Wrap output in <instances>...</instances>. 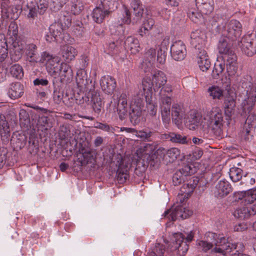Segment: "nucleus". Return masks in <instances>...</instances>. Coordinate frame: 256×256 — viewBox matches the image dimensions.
I'll list each match as a JSON object with an SVG mask.
<instances>
[{
  "label": "nucleus",
  "mask_w": 256,
  "mask_h": 256,
  "mask_svg": "<svg viewBox=\"0 0 256 256\" xmlns=\"http://www.w3.org/2000/svg\"><path fill=\"white\" fill-rule=\"evenodd\" d=\"M208 236L212 240L211 242L200 240L197 244L198 249L204 252L211 249L214 245L215 248L212 250L211 252L212 254H218V256H232V253L234 251L240 254L244 249V246L242 242H230L224 236L220 234L209 232Z\"/></svg>",
  "instance_id": "nucleus-1"
},
{
  "label": "nucleus",
  "mask_w": 256,
  "mask_h": 256,
  "mask_svg": "<svg viewBox=\"0 0 256 256\" xmlns=\"http://www.w3.org/2000/svg\"><path fill=\"white\" fill-rule=\"evenodd\" d=\"M133 18H130V12L126 8L124 10V15L120 18L122 22H119L116 24H112L110 27L112 34L120 36L122 37L124 34V30L122 23L129 24L132 22L134 24L139 22L144 14V6L140 0H133L130 4Z\"/></svg>",
  "instance_id": "nucleus-2"
},
{
  "label": "nucleus",
  "mask_w": 256,
  "mask_h": 256,
  "mask_svg": "<svg viewBox=\"0 0 256 256\" xmlns=\"http://www.w3.org/2000/svg\"><path fill=\"white\" fill-rule=\"evenodd\" d=\"M208 92L209 96L214 100H220L224 97L223 106L226 118L228 121L230 120L232 116L234 114L236 106V96L232 90L229 88L227 90L226 92H224L219 86H212L208 88Z\"/></svg>",
  "instance_id": "nucleus-3"
},
{
  "label": "nucleus",
  "mask_w": 256,
  "mask_h": 256,
  "mask_svg": "<svg viewBox=\"0 0 256 256\" xmlns=\"http://www.w3.org/2000/svg\"><path fill=\"white\" fill-rule=\"evenodd\" d=\"M11 58L14 61L18 60L24 54L26 61L30 63H36L39 58L38 46L34 43L26 44L24 41L16 40L13 42Z\"/></svg>",
  "instance_id": "nucleus-4"
},
{
  "label": "nucleus",
  "mask_w": 256,
  "mask_h": 256,
  "mask_svg": "<svg viewBox=\"0 0 256 256\" xmlns=\"http://www.w3.org/2000/svg\"><path fill=\"white\" fill-rule=\"evenodd\" d=\"M186 236L180 232L175 233L172 242L167 248L166 256H184L188 250V242L192 240L194 233L190 231Z\"/></svg>",
  "instance_id": "nucleus-5"
},
{
  "label": "nucleus",
  "mask_w": 256,
  "mask_h": 256,
  "mask_svg": "<svg viewBox=\"0 0 256 256\" xmlns=\"http://www.w3.org/2000/svg\"><path fill=\"white\" fill-rule=\"evenodd\" d=\"M168 81L166 74L162 71L157 70L152 74V80L149 78H144L142 84L138 86V95L144 96L146 93L152 94V88L155 92L165 87Z\"/></svg>",
  "instance_id": "nucleus-6"
},
{
  "label": "nucleus",
  "mask_w": 256,
  "mask_h": 256,
  "mask_svg": "<svg viewBox=\"0 0 256 256\" xmlns=\"http://www.w3.org/2000/svg\"><path fill=\"white\" fill-rule=\"evenodd\" d=\"M244 99L241 106L244 112L250 114L256 102V82L244 78L241 80Z\"/></svg>",
  "instance_id": "nucleus-7"
},
{
  "label": "nucleus",
  "mask_w": 256,
  "mask_h": 256,
  "mask_svg": "<svg viewBox=\"0 0 256 256\" xmlns=\"http://www.w3.org/2000/svg\"><path fill=\"white\" fill-rule=\"evenodd\" d=\"M204 118L208 121L210 134L216 138L220 137L223 132L224 123L222 110L218 108H213L206 112Z\"/></svg>",
  "instance_id": "nucleus-8"
},
{
  "label": "nucleus",
  "mask_w": 256,
  "mask_h": 256,
  "mask_svg": "<svg viewBox=\"0 0 256 256\" xmlns=\"http://www.w3.org/2000/svg\"><path fill=\"white\" fill-rule=\"evenodd\" d=\"M172 89L170 84H167L159 92V102L162 120L168 124L170 122V107L172 104Z\"/></svg>",
  "instance_id": "nucleus-9"
},
{
  "label": "nucleus",
  "mask_w": 256,
  "mask_h": 256,
  "mask_svg": "<svg viewBox=\"0 0 256 256\" xmlns=\"http://www.w3.org/2000/svg\"><path fill=\"white\" fill-rule=\"evenodd\" d=\"M136 92L137 98L132 101L129 112L130 121L134 125L138 124L140 121L144 105V96H139L138 91Z\"/></svg>",
  "instance_id": "nucleus-10"
},
{
  "label": "nucleus",
  "mask_w": 256,
  "mask_h": 256,
  "mask_svg": "<svg viewBox=\"0 0 256 256\" xmlns=\"http://www.w3.org/2000/svg\"><path fill=\"white\" fill-rule=\"evenodd\" d=\"M130 163V160L120 154L117 156L116 166L118 168L116 170L117 180L120 184L125 182L129 178L128 170Z\"/></svg>",
  "instance_id": "nucleus-11"
},
{
  "label": "nucleus",
  "mask_w": 256,
  "mask_h": 256,
  "mask_svg": "<svg viewBox=\"0 0 256 256\" xmlns=\"http://www.w3.org/2000/svg\"><path fill=\"white\" fill-rule=\"evenodd\" d=\"M242 28V24L238 20H232L224 26L222 35L234 40L241 35Z\"/></svg>",
  "instance_id": "nucleus-12"
},
{
  "label": "nucleus",
  "mask_w": 256,
  "mask_h": 256,
  "mask_svg": "<svg viewBox=\"0 0 256 256\" xmlns=\"http://www.w3.org/2000/svg\"><path fill=\"white\" fill-rule=\"evenodd\" d=\"M196 172V168L192 164H184L182 168L176 170L172 176V182L174 186L180 184L184 182L185 178Z\"/></svg>",
  "instance_id": "nucleus-13"
},
{
  "label": "nucleus",
  "mask_w": 256,
  "mask_h": 256,
  "mask_svg": "<svg viewBox=\"0 0 256 256\" xmlns=\"http://www.w3.org/2000/svg\"><path fill=\"white\" fill-rule=\"evenodd\" d=\"M242 50L248 56H252L256 54V33L245 35L240 41Z\"/></svg>",
  "instance_id": "nucleus-14"
},
{
  "label": "nucleus",
  "mask_w": 256,
  "mask_h": 256,
  "mask_svg": "<svg viewBox=\"0 0 256 256\" xmlns=\"http://www.w3.org/2000/svg\"><path fill=\"white\" fill-rule=\"evenodd\" d=\"M48 7V0H34V2H32L26 5L27 9L28 10V17L34 19L37 17L38 14L40 15L43 14Z\"/></svg>",
  "instance_id": "nucleus-15"
},
{
  "label": "nucleus",
  "mask_w": 256,
  "mask_h": 256,
  "mask_svg": "<svg viewBox=\"0 0 256 256\" xmlns=\"http://www.w3.org/2000/svg\"><path fill=\"white\" fill-rule=\"evenodd\" d=\"M76 79L78 88L81 92L90 91L94 88L92 80L88 78L86 72L84 69L80 68L77 71Z\"/></svg>",
  "instance_id": "nucleus-16"
},
{
  "label": "nucleus",
  "mask_w": 256,
  "mask_h": 256,
  "mask_svg": "<svg viewBox=\"0 0 256 256\" xmlns=\"http://www.w3.org/2000/svg\"><path fill=\"white\" fill-rule=\"evenodd\" d=\"M254 122L248 116L238 132L241 140L250 142L254 138Z\"/></svg>",
  "instance_id": "nucleus-17"
},
{
  "label": "nucleus",
  "mask_w": 256,
  "mask_h": 256,
  "mask_svg": "<svg viewBox=\"0 0 256 256\" xmlns=\"http://www.w3.org/2000/svg\"><path fill=\"white\" fill-rule=\"evenodd\" d=\"M232 41L230 38L223 35L220 38L218 45V48L219 52L222 54V59L226 56L230 57L232 56V54H236L232 48Z\"/></svg>",
  "instance_id": "nucleus-18"
},
{
  "label": "nucleus",
  "mask_w": 256,
  "mask_h": 256,
  "mask_svg": "<svg viewBox=\"0 0 256 256\" xmlns=\"http://www.w3.org/2000/svg\"><path fill=\"white\" fill-rule=\"evenodd\" d=\"M170 54L172 58L176 60L184 59L186 54V46L181 40L176 41L170 47Z\"/></svg>",
  "instance_id": "nucleus-19"
},
{
  "label": "nucleus",
  "mask_w": 256,
  "mask_h": 256,
  "mask_svg": "<svg viewBox=\"0 0 256 256\" xmlns=\"http://www.w3.org/2000/svg\"><path fill=\"white\" fill-rule=\"evenodd\" d=\"M56 66L51 68L53 70L54 72L59 73L60 76L58 78H62V83L64 81L65 78H67L68 79L72 78V70L70 66L65 62L59 63V60L56 63ZM54 78H56L55 76Z\"/></svg>",
  "instance_id": "nucleus-20"
},
{
  "label": "nucleus",
  "mask_w": 256,
  "mask_h": 256,
  "mask_svg": "<svg viewBox=\"0 0 256 256\" xmlns=\"http://www.w3.org/2000/svg\"><path fill=\"white\" fill-rule=\"evenodd\" d=\"M53 84V100L56 104L62 102L64 99V91L63 90L64 84L62 82V78H54L52 80Z\"/></svg>",
  "instance_id": "nucleus-21"
},
{
  "label": "nucleus",
  "mask_w": 256,
  "mask_h": 256,
  "mask_svg": "<svg viewBox=\"0 0 256 256\" xmlns=\"http://www.w3.org/2000/svg\"><path fill=\"white\" fill-rule=\"evenodd\" d=\"M232 191V188L228 182L225 180L219 181L216 185L214 194L216 198L226 196Z\"/></svg>",
  "instance_id": "nucleus-22"
},
{
  "label": "nucleus",
  "mask_w": 256,
  "mask_h": 256,
  "mask_svg": "<svg viewBox=\"0 0 256 256\" xmlns=\"http://www.w3.org/2000/svg\"><path fill=\"white\" fill-rule=\"evenodd\" d=\"M185 110L183 106L180 104L174 103L172 106V118L174 124L178 126L182 123L185 117Z\"/></svg>",
  "instance_id": "nucleus-23"
},
{
  "label": "nucleus",
  "mask_w": 256,
  "mask_h": 256,
  "mask_svg": "<svg viewBox=\"0 0 256 256\" xmlns=\"http://www.w3.org/2000/svg\"><path fill=\"white\" fill-rule=\"evenodd\" d=\"M224 63L226 65V72L230 76H234L236 75L238 64L237 62V56L236 54H232L228 57L226 56L224 58Z\"/></svg>",
  "instance_id": "nucleus-24"
},
{
  "label": "nucleus",
  "mask_w": 256,
  "mask_h": 256,
  "mask_svg": "<svg viewBox=\"0 0 256 256\" xmlns=\"http://www.w3.org/2000/svg\"><path fill=\"white\" fill-rule=\"evenodd\" d=\"M100 85L102 90L107 94H112L116 86L114 78L110 76H104L100 80Z\"/></svg>",
  "instance_id": "nucleus-25"
},
{
  "label": "nucleus",
  "mask_w": 256,
  "mask_h": 256,
  "mask_svg": "<svg viewBox=\"0 0 256 256\" xmlns=\"http://www.w3.org/2000/svg\"><path fill=\"white\" fill-rule=\"evenodd\" d=\"M234 216L240 220H245L250 216L256 215V206L252 208L242 207L238 208L233 213Z\"/></svg>",
  "instance_id": "nucleus-26"
},
{
  "label": "nucleus",
  "mask_w": 256,
  "mask_h": 256,
  "mask_svg": "<svg viewBox=\"0 0 256 256\" xmlns=\"http://www.w3.org/2000/svg\"><path fill=\"white\" fill-rule=\"evenodd\" d=\"M52 116L50 115L39 114L36 122L38 130L46 131L52 126Z\"/></svg>",
  "instance_id": "nucleus-27"
},
{
  "label": "nucleus",
  "mask_w": 256,
  "mask_h": 256,
  "mask_svg": "<svg viewBox=\"0 0 256 256\" xmlns=\"http://www.w3.org/2000/svg\"><path fill=\"white\" fill-rule=\"evenodd\" d=\"M184 210V206H182L178 205L174 208H172L166 210L164 214V217L167 218L169 220L174 221L176 219L186 218L185 214H182L180 210Z\"/></svg>",
  "instance_id": "nucleus-28"
},
{
  "label": "nucleus",
  "mask_w": 256,
  "mask_h": 256,
  "mask_svg": "<svg viewBox=\"0 0 256 256\" xmlns=\"http://www.w3.org/2000/svg\"><path fill=\"white\" fill-rule=\"evenodd\" d=\"M206 36L200 30H197L192 32L190 34V44L199 51L202 50L201 46L204 44Z\"/></svg>",
  "instance_id": "nucleus-29"
},
{
  "label": "nucleus",
  "mask_w": 256,
  "mask_h": 256,
  "mask_svg": "<svg viewBox=\"0 0 256 256\" xmlns=\"http://www.w3.org/2000/svg\"><path fill=\"white\" fill-rule=\"evenodd\" d=\"M119 118L121 120L125 118L127 115L128 103L126 94H122L118 98L116 107Z\"/></svg>",
  "instance_id": "nucleus-30"
},
{
  "label": "nucleus",
  "mask_w": 256,
  "mask_h": 256,
  "mask_svg": "<svg viewBox=\"0 0 256 256\" xmlns=\"http://www.w3.org/2000/svg\"><path fill=\"white\" fill-rule=\"evenodd\" d=\"M197 57L198 64L200 70L202 72H206L211 66L210 58L206 51L204 50H200L198 53Z\"/></svg>",
  "instance_id": "nucleus-31"
},
{
  "label": "nucleus",
  "mask_w": 256,
  "mask_h": 256,
  "mask_svg": "<svg viewBox=\"0 0 256 256\" xmlns=\"http://www.w3.org/2000/svg\"><path fill=\"white\" fill-rule=\"evenodd\" d=\"M24 90V86L20 82H13L10 84L8 94L12 98L16 99L23 95Z\"/></svg>",
  "instance_id": "nucleus-32"
},
{
  "label": "nucleus",
  "mask_w": 256,
  "mask_h": 256,
  "mask_svg": "<svg viewBox=\"0 0 256 256\" xmlns=\"http://www.w3.org/2000/svg\"><path fill=\"white\" fill-rule=\"evenodd\" d=\"M77 54V50L71 46L65 45L62 48V58L66 62L74 60Z\"/></svg>",
  "instance_id": "nucleus-33"
},
{
  "label": "nucleus",
  "mask_w": 256,
  "mask_h": 256,
  "mask_svg": "<svg viewBox=\"0 0 256 256\" xmlns=\"http://www.w3.org/2000/svg\"><path fill=\"white\" fill-rule=\"evenodd\" d=\"M124 46L133 54L138 52L140 49L138 40L133 36H128L126 38L124 42Z\"/></svg>",
  "instance_id": "nucleus-34"
},
{
  "label": "nucleus",
  "mask_w": 256,
  "mask_h": 256,
  "mask_svg": "<svg viewBox=\"0 0 256 256\" xmlns=\"http://www.w3.org/2000/svg\"><path fill=\"white\" fill-rule=\"evenodd\" d=\"M202 120L203 118L202 115L195 112L190 114L187 122L190 130H196L198 126H201Z\"/></svg>",
  "instance_id": "nucleus-35"
},
{
  "label": "nucleus",
  "mask_w": 256,
  "mask_h": 256,
  "mask_svg": "<svg viewBox=\"0 0 256 256\" xmlns=\"http://www.w3.org/2000/svg\"><path fill=\"white\" fill-rule=\"evenodd\" d=\"M65 29L63 25L55 22L49 27L50 34L54 38V40H58V38H61L64 30Z\"/></svg>",
  "instance_id": "nucleus-36"
},
{
  "label": "nucleus",
  "mask_w": 256,
  "mask_h": 256,
  "mask_svg": "<svg viewBox=\"0 0 256 256\" xmlns=\"http://www.w3.org/2000/svg\"><path fill=\"white\" fill-rule=\"evenodd\" d=\"M108 15V14L106 12V10H104L100 6L95 8L92 13L93 20L98 24L102 23Z\"/></svg>",
  "instance_id": "nucleus-37"
},
{
  "label": "nucleus",
  "mask_w": 256,
  "mask_h": 256,
  "mask_svg": "<svg viewBox=\"0 0 256 256\" xmlns=\"http://www.w3.org/2000/svg\"><path fill=\"white\" fill-rule=\"evenodd\" d=\"M84 5L82 0H72L69 6L68 10L70 14H79L84 10Z\"/></svg>",
  "instance_id": "nucleus-38"
},
{
  "label": "nucleus",
  "mask_w": 256,
  "mask_h": 256,
  "mask_svg": "<svg viewBox=\"0 0 256 256\" xmlns=\"http://www.w3.org/2000/svg\"><path fill=\"white\" fill-rule=\"evenodd\" d=\"M167 41L164 40L159 46L157 52V61L160 64H163L165 62L166 56V52L168 50L166 47Z\"/></svg>",
  "instance_id": "nucleus-39"
},
{
  "label": "nucleus",
  "mask_w": 256,
  "mask_h": 256,
  "mask_svg": "<svg viewBox=\"0 0 256 256\" xmlns=\"http://www.w3.org/2000/svg\"><path fill=\"white\" fill-rule=\"evenodd\" d=\"M58 22L63 25L66 29L69 28L72 24V17L70 12L66 10L62 11Z\"/></svg>",
  "instance_id": "nucleus-40"
},
{
  "label": "nucleus",
  "mask_w": 256,
  "mask_h": 256,
  "mask_svg": "<svg viewBox=\"0 0 256 256\" xmlns=\"http://www.w3.org/2000/svg\"><path fill=\"white\" fill-rule=\"evenodd\" d=\"M152 94L146 93L144 96L146 98V108L148 112L151 116H154L157 112V106L152 100Z\"/></svg>",
  "instance_id": "nucleus-41"
},
{
  "label": "nucleus",
  "mask_w": 256,
  "mask_h": 256,
  "mask_svg": "<svg viewBox=\"0 0 256 256\" xmlns=\"http://www.w3.org/2000/svg\"><path fill=\"white\" fill-rule=\"evenodd\" d=\"M91 101L92 103V108L95 112L99 114L102 108V102L98 93L94 92L92 94Z\"/></svg>",
  "instance_id": "nucleus-42"
},
{
  "label": "nucleus",
  "mask_w": 256,
  "mask_h": 256,
  "mask_svg": "<svg viewBox=\"0 0 256 256\" xmlns=\"http://www.w3.org/2000/svg\"><path fill=\"white\" fill-rule=\"evenodd\" d=\"M155 24V21L152 18H147L144 19L142 24V28L140 29L138 32L141 36L146 34V32L150 30Z\"/></svg>",
  "instance_id": "nucleus-43"
},
{
  "label": "nucleus",
  "mask_w": 256,
  "mask_h": 256,
  "mask_svg": "<svg viewBox=\"0 0 256 256\" xmlns=\"http://www.w3.org/2000/svg\"><path fill=\"white\" fill-rule=\"evenodd\" d=\"M58 61V58L46 52H44L41 54L40 58L38 59V62L40 63H44L48 62V64L51 65L52 67L54 66V64L56 62Z\"/></svg>",
  "instance_id": "nucleus-44"
},
{
  "label": "nucleus",
  "mask_w": 256,
  "mask_h": 256,
  "mask_svg": "<svg viewBox=\"0 0 256 256\" xmlns=\"http://www.w3.org/2000/svg\"><path fill=\"white\" fill-rule=\"evenodd\" d=\"M8 49L6 40L3 34H0V62H3L8 56Z\"/></svg>",
  "instance_id": "nucleus-45"
},
{
  "label": "nucleus",
  "mask_w": 256,
  "mask_h": 256,
  "mask_svg": "<svg viewBox=\"0 0 256 256\" xmlns=\"http://www.w3.org/2000/svg\"><path fill=\"white\" fill-rule=\"evenodd\" d=\"M161 152L162 154H166L172 160H176L178 156H180V151L176 148H172L168 150L164 148H160L158 150V152Z\"/></svg>",
  "instance_id": "nucleus-46"
},
{
  "label": "nucleus",
  "mask_w": 256,
  "mask_h": 256,
  "mask_svg": "<svg viewBox=\"0 0 256 256\" xmlns=\"http://www.w3.org/2000/svg\"><path fill=\"white\" fill-rule=\"evenodd\" d=\"M229 175L233 182H238L240 180L242 176V170L241 168L232 167L230 168Z\"/></svg>",
  "instance_id": "nucleus-47"
},
{
  "label": "nucleus",
  "mask_w": 256,
  "mask_h": 256,
  "mask_svg": "<svg viewBox=\"0 0 256 256\" xmlns=\"http://www.w3.org/2000/svg\"><path fill=\"white\" fill-rule=\"evenodd\" d=\"M10 72L13 77L18 79H21L24 76L23 68L18 64H14L11 66Z\"/></svg>",
  "instance_id": "nucleus-48"
},
{
  "label": "nucleus",
  "mask_w": 256,
  "mask_h": 256,
  "mask_svg": "<svg viewBox=\"0 0 256 256\" xmlns=\"http://www.w3.org/2000/svg\"><path fill=\"white\" fill-rule=\"evenodd\" d=\"M244 200L247 204H252L254 203L256 200V190L250 189L246 191L242 192Z\"/></svg>",
  "instance_id": "nucleus-49"
},
{
  "label": "nucleus",
  "mask_w": 256,
  "mask_h": 256,
  "mask_svg": "<svg viewBox=\"0 0 256 256\" xmlns=\"http://www.w3.org/2000/svg\"><path fill=\"white\" fill-rule=\"evenodd\" d=\"M225 68V64L222 62H216L212 71V76L214 79H218L220 75L222 74Z\"/></svg>",
  "instance_id": "nucleus-50"
},
{
  "label": "nucleus",
  "mask_w": 256,
  "mask_h": 256,
  "mask_svg": "<svg viewBox=\"0 0 256 256\" xmlns=\"http://www.w3.org/2000/svg\"><path fill=\"white\" fill-rule=\"evenodd\" d=\"M62 102L68 108L74 107L76 104V98H74V92L70 94L66 92L64 94Z\"/></svg>",
  "instance_id": "nucleus-51"
},
{
  "label": "nucleus",
  "mask_w": 256,
  "mask_h": 256,
  "mask_svg": "<svg viewBox=\"0 0 256 256\" xmlns=\"http://www.w3.org/2000/svg\"><path fill=\"white\" fill-rule=\"evenodd\" d=\"M102 8L106 10L109 14L110 12L117 8V2L116 0H103L101 3Z\"/></svg>",
  "instance_id": "nucleus-52"
},
{
  "label": "nucleus",
  "mask_w": 256,
  "mask_h": 256,
  "mask_svg": "<svg viewBox=\"0 0 256 256\" xmlns=\"http://www.w3.org/2000/svg\"><path fill=\"white\" fill-rule=\"evenodd\" d=\"M86 92H81L79 89V92L76 93L74 92V98H76V104L78 105L84 104L89 101V98L86 96L84 94Z\"/></svg>",
  "instance_id": "nucleus-53"
},
{
  "label": "nucleus",
  "mask_w": 256,
  "mask_h": 256,
  "mask_svg": "<svg viewBox=\"0 0 256 256\" xmlns=\"http://www.w3.org/2000/svg\"><path fill=\"white\" fill-rule=\"evenodd\" d=\"M199 182L198 178H190L187 183L184 184L183 188H188V190H186L184 192L190 193L193 192Z\"/></svg>",
  "instance_id": "nucleus-54"
},
{
  "label": "nucleus",
  "mask_w": 256,
  "mask_h": 256,
  "mask_svg": "<svg viewBox=\"0 0 256 256\" xmlns=\"http://www.w3.org/2000/svg\"><path fill=\"white\" fill-rule=\"evenodd\" d=\"M200 10L202 14H210L214 8V2H212L206 3V4L196 6Z\"/></svg>",
  "instance_id": "nucleus-55"
},
{
  "label": "nucleus",
  "mask_w": 256,
  "mask_h": 256,
  "mask_svg": "<svg viewBox=\"0 0 256 256\" xmlns=\"http://www.w3.org/2000/svg\"><path fill=\"white\" fill-rule=\"evenodd\" d=\"M188 16L194 22H198L202 18V12H196L194 10H189L187 12Z\"/></svg>",
  "instance_id": "nucleus-56"
},
{
  "label": "nucleus",
  "mask_w": 256,
  "mask_h": 256,
  "mask_svg": "<svg viewBox=\"0 0 256 256\" xmlns=\"http://www.w3.org/2000/svg\"><path fill=\"white\" fill-rule=\"evenodd\" d=\"M154 64V63L151 62L150 61L146 60L144 58L140 68L143 72L148 73V74L152 72Z\"/></svg>",
  "instance_id": "nucleus-57"
},
{
  "label": "nucleus",
  "mask_w": 256,
  "mask_h": 256,
  "mask_svg": "<svg viewBox=\"0 0 256 256\" xmlns=\"http://www.w3.org/2000/svg\"><path fill=\"white\" fill-rule=\"evenodd\" d=\"M171 137V142L180 144H186L188 143L187 138L186 136H182L180 134L172 132Z\"/></svg>",
  "instance_id": "nucleus-58"
},
{
  "label": "nucleus",
  "mask_w": 256,
  "mask_h": 256,
  "mask_svg": "<svg viewBox=\"0 0 256 256\" xmlns=\"http://www.w3.org/2000/svg\"><path fill=\"white\" fill-rule=\"evenodd\" d=\"M152 132L148 130L144 129L140 130H138L136 132V136L142 140H146L147 141H149V139L152 136Z\"/></svg>",
  "instance_id": "nucleus-59"
},
{
  "label": "nucleus",
  "mask_w": 256,
  "mask_h": 256,
  "mask_svg": "<svg viewBox=\"0 0 256 256\" xmlns=\"http://www.w3.org/2000/svg\"><path fill=\"white\" fill-rule=\"evenodd\" d=\"M19 119L20 124L28 126L30 124L28 114L24 109L20 110L19 112Z\"/></svg>",
  "instance_id": "nucleus-60"
},
{
  "label": "nucleus",
  "mask_w": 256,
  "mask_h": 256,
  "mask_svg": "<svg viewBox=\"0 0 256 256\" xmlns=\"http://www.w3.org/2000/svg\"><path fill=\"white\" fill-rule=\"evenodd\" d=\"M69 0H52L50 6L54 11H56L61 8Z\"/></svg>",
  "instance_id": "nucleus-61"
},
{
  "label": "nucleus",
  "mask_w": 256,
  "mask_h": 256,
  "mask_svg": "<svg viewBox=\"0 0 256 256\" xmlns=\"http://www.w3.org/2000/svg\"><path fill=\"white\" fill-rule=\"evenodd\" d=\"M59 134L62 139H66L70 136V131L68 126L62 125L60 126Z\"/></svg>",
  "instance_id": "nucleus-62"
},
{
  "label": "nucleus",
  "mask_w": 256,
  "mask_h": 256,
  "mask_svg": "<svg viewBox=\"0 0 256 256\" xmlns=\"http://www.w3.org/2000/svg\"><path fill=\"white\" fill-rule=\"evenodd\" d=\"M156 52L154 48H150L147 50L144 54V59L154 63L156 60Z\"/></svg>",
  "instance_id": "nucleus-63"
},
{
  "label": "nucleus",
  "mask_w": 256,
  "mask_h": 256,
  "mask_svg": "<svg viewBox=\"0 0 256 256\" xmlns=\"http://www.w3.org/2000/svg\"><path fill=\"white\" fill-rule=\"evenodd\" d=\"M11 140L14 142L16 141V148L20 149L25 146L26 142V139L24 136L20 134H19V137H16V138L13 136L12 139Z\"/></svg>",
  "instance_id": "nucleus-64"
}]
</instances>
